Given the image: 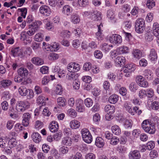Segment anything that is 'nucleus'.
<instances>
[{
    "label": "nucleus",
    "mask_w": 159,
    "mask_h": 159,
    "mask_svg": "<svg viewBox=\"0 0 159 159\" xmlns=\"http://www.w3.org/2000/svg\"><path fill=\"white\" fill-rule=\"evenodd\" d=\"M141 125L142 129L145 132L152 134L155 133L156 130L155 126L149 120H143Z\"/></svg>",
    "instance_id": "obj_1"
},
{
    "label": "nucleus",
    "mask_w": 159,
    "mask_h": 159,
    "mask_svg": "<svg viewBox=\"0 0 159 159\" xmlns=\"http://www.w3.org/2000/svg\"><path fill=\"white\" fill-rule=\"evenodd\" d=\"M30 106V103L28 102L19 101L16 103V109L18 112H23L28 109Z\"/></svg>",
    "instance_id": "obj_2"
},
{
    "label": "nucleus",
    "mask_w": 159,
    "mask_h": 159,
    "mask_svg": "<svg viewBox=\"0 0 159 159\" xmlns=\"http://www.w3.org/2000/svg\"><path fill=\"white\" fill-rule=\"evenodd\" d=\"M145 27L144 20L142 18L138 19L136 21L135 28L136 32L139 34L143 33Z\"/></svg>",
    "instance_id": "obj_3"
},
{
    "label": "nucleus",
    "mask_w": 159,
    "mask_h": 159,
    "mask_svg": "<svg viewBox=\"0 0 159 159\" xmlns=\"http://www.w3.org/2000/svg\"><path fill=\"white\" fill-rule=\"evenodd\" d=\"M81 133L83 140L88 143H91L93 141V137L90 131L86 128H84L81 130Z\"/></svg>",
    "instance_id": "obj_4"
},
{
    "label": "nucleus",
    "mask_w": 159,
    "mask_h": 159,
    "mask_svg": "<svg viewBox=\"0 0 159 159\" xmlns=\"http://www.w3.org/2000/svg\"><path fill=\"white\" fill-rule=\"evenodd\" d=\"M136 68V65L133 63L126 65L122 69L125 74L124 75L126 77H129L132 72H134Z\"/></svg>",
    "instance_id": "obj_5"
},
{
    "label": "nucleus",
    "mask_w": 159,
    "mask_h": 159,
    "mask_svg": "<svg viewBox=\"0 0 159 159\" xmlns=\"http://www.w3.org/2000/svg\"><path fill=\"white\" fill-rule=\"evenodd\" d=\"M67 69L69 72L75 73L79 71L80 67V65L76 62H72L69 63L67 66Z\"/></svg>",
    "instance_id": "obj_6"
},
{
    "label": "nucleus",
    "mask_w": 159,
    "mask_h": 159,
    "mask_svg": "<svg viewBox=\"0 0 159 159\" xmlns=\"http://www.w3.org/2000/svg\"><path fill=\"white\" fill-rule=\"evenodd\" d=\"M109 41L112 43L120 44L122 42L121 36L117 34H113L109 38Z\"/></svg>",
    "instance_id": "obj_7"
},
{
    "label": "nucleus",
    "mask_w": 159,
    "mask_h": 159,
    "mask_svg": "<svg viewBox=\"0 0 159 159\" xmlns=\"http://www.w3.org/2000/svg\"><path fill=\"white\" fill-rule=\"evenodd\" d=\"M136 83L140 87L147 88L148 86V83L141 75H138L136 78Z\"/></svg>",
    "instance_id": "obj_8"
},
{
    "label": "nucleus",
    "mask_w": 159,
    "mask_h": 159,
    "mask_svg": "<svg viewBox=\"0 0 159 159\" xmlns=\"http://www.w3.org/2000/svg\"><path fill=\"white\" fill-rule=\"evenodd\" d=\"M11 53L14 57L18 56L21 58L25 54L23 52V49L18 47L12 48L11 51Z\"/></svg>",
    "instance_id": "obj_9"
},
{
    "label": "nucleus",
    "mask_w": 159,
    "mask_h": 159,
    "mask_svg": "<svg viewBox=\"0 0 159 159\" xmlns=\"http://www.w3.org/2000/svg\"><path fill=\"white\" fill-rule=\"evenodd\" d=\"M89 4L88 0H78L77 1H75L72 3L73 5L77 8H79V7H85L88 5Z\"/></svg>",
    "instance_id": "obj_10"
},
{
    "label": "nucleus",
    "mask_w": 159,
    "mask_h": 159,
    "mask_svg": "<svg viewBox=\"0 0 159 159\" xmlns=\"http://www.w3.org/2000/svg\"><path fill=\"white\" fill-rule=\"evenodd\" d=\"M119 122H123L124 127L126 129H131L133 124L131 120L127 119L123 117L120 118Z\"/></svg>",
    "instance_id": "obj_11"
},
{
    "label": "nucleus",
    "mask_w": 159,
    "mask_h": 159,
    "mask_svg": "<svg viewBox=\"0 0 159 159\" xmlns=\"http://www.w3.org/2000/svg\"><path fill=\"white\" fill-rule=\"evenodd\" d=\"M14 80L15 82L19 83L22 82V84L24 85H26L31 82V80L30 78L25 79L19 75L17 77L15 78Z\"/></svg>",
    "instance_id": "obj_12"
},
{
    "label": "nucleus",
    "mask_w": 159,
    "mask_h": 159,
    "mask_svg": "<svg viewBox=\"0 0 159 159\" xmlns=\"http://www.w3.org/2000/svg\"><path fill=\"white\" fill-rule=\"evenodd\" d=\"M143 75L145 78L148 81L152 80L153 79V72L150 69H145L143 71Z\"/></svg>",
    "instance_id": "obj_13"
},
{
    "label": "nucleus",
    "mask_w": 159,
    "mask_h": 159,
    "mask_svg": "<svg viewBox=\"0 0 159 159\" xmlns=\"http://www.w3.org/2000/svg\"><path fill=\"white\" fill-rule=\"evenodd\" d=\"M123 108L132 115H134V112L133 111L132 106L130 102L128 101L125 102L123 105Z\"/></svg>",
    "instance_id": "obj_14"
},
{
    "label": "nucleus",
    "mask_w": 159,
    "mask_h": 159,
    "mask_svg": "<svg viewBox=\"0 0 159 159\" xmlns=\"http://www.w3.org/2000/svg\"><path fill=\"white\" fill-rule=\"evenodd\" d=\"M39 11L40 13L45 16H48L50 14L51 11L48 7L46 5L41 6Z\"/></svg>",
    "instance_id": "obj_15"
},
{
    "label": "nucleus",
    "mask_w": 159,
    "mask_h": 159,
    "mask_svg": "<svg viewBox=\"0 0 159 159\" xmlns=\"http://www.w3.org/2000/svg\"><path fill=\"white\" fill-rule=\"evenodd\" d=\"M27 32L25 31H23L20 34V39L24 41L26 44L30 43L31 40L30 39V37L27 35Z\"/></svg>",
    "instance_id": "obj_16"
},
{
    "label": "nucleus",
    "mask_w": 159,
    "mask_h": 159,
    "mask_svg": "<svg viewBox=\"0 0 159 159\" xmlns=\"http://www.w3.org/2000/svg\"><path fill=\"white\" fill-rule=\"evenodd\" d=\"M76 110L79 112H83L85 110V107L84 106L83 102L81 100H78L76 104Z\"/></svg>",
    "instance_id": "obj_17"
},
{
    "label": "nucleus",
    "mask_w": 159,
    "mask_h": 159,
    "mask_svg": "<svg viewBox=\"0 0 159 159\" xmlns=\"http://www.w3.org/2000/svg\"><path fill=\"white\" fill-rule=\"evenodd\" d=\"M129 156L130 159H139L141 156L139 151L134 150L130 152Z\"/></svg>",
    "instance_id": "obj_18"
},
{
    "label": "nucleus",
    "mask_w": 159,
    "mask_h": 159,
    "mask_svg": "<svg viewBox=\"0 0 159 159\" xmlns=\"http://www.w3.org/2000/svg\"><path fill=\"white\" fill-rule=\"evenodd\" d=\"M80 126V122L76 119L70 121L69 126L71 129H79Z\"/></svg>",
    "instance_id": "obj_19"
},
{
    "label": "nucleus",
    "mask_w": 159,
    "mask_h": 159,
    "mask_svg": "<svg viewBox=\"0 0 159 159\" xmlns=\"http://www.w3.org/2000/svg\"><path fill=\"white\" fill-rule=\"evenodd\" d=\"M90 17L93 21H100L102 19L101 13L97 11H94L92 12L91 16Z\"/></svg>",
    "instance_id": "obj_20"
},
{
    "label": "nucleus",
    "mask_w": 159,
    "mask_h": 159,
    "mask_svg": "<svg viewBox=\"0 0 159 159\" xmlns=\"http://www.w3.org/2000/svg\"><path fill=\"white\" fill-rule=\"evenodd\" d=\"M132 54L133 58L135 60H139L142 57V52L141 50L137 49H134Z\"/></svg>",
    "instance_id": "obj_21"
},
{
    "label": "nucleus",
    "mask_w": 159,
    "mask_h": 159,
    "mask_svg": "<svg viewBox=\"0 0 159 159\" xmlns=\"http://www.w3.org/2000/svg\"><path fill=\"white\" fill-rule=\"evenodd\" d=\"M49 128L51 132H55L58 129V124L57 121H52L50 123L49 126Z\"/></svg>",
    "instance_id": "obj_22"
},
{
    "label": "nucleus",
    "mask_w": 159,
    "mask_h": 159,
    "mask_svg": "<svg viewBox=\"0 0 159 159\" xmlns=\"http://www.w3.org/2000/svg\"><path fill=\"white\" fill-rule=\"evenodd\" d=\"M152 30L153 34L157 38H159V24L157 22L153 23Z\"/></svg>",
    "instance_id": "obj_23"
},
{
    "label": "nucleus",
    "mask_w": 159,
    "mask_h": 159,
    "mask_svg": "<svg viewBox=\"0 0 159 159\" xmlns=\"http://www.w3.org/2000/svg\"><path fill=\"white\" fill-rule=\"evenodd\" d=\"M125 59L123 56H119L114 60V62L116 66H119L124 64Z\"/></svg>",
    "instance_id": "obj_24"
},
{
    "label": "nucleus",
    "mask_w": 159,
    "mask_h": 159,
    "mask_svg": "<svg viewBox=\"0 0 159 159\" xmlns=\"http://www.w3.org/2000/svg\"><path fill=\"white\" fill-rule=\"evenodd\" d=\"M32 62L36 66H40L44 64V61L42 59L39 57H34L31 59Z\"/></svg>",
    "instance_id": "obj_25"
},
{
    "label": "nucleus",
    "mask_w": 159,
    "mask_h": 159,
    "mask_svg": "<svg viewBox=\"0 0 159 159\" xmlns=\"http://www.w3.org/2000/svg\"><path fill=\"white\" fill-rule=\"evenodd\" d=\"M95 144L98 148H102L105 145V142L102 138L98 137L95 139Z\"/></svg>",
    "instance_id": "obj_26"
},
{
    "label": "nucleus",
    "mask_w": 159,
    "mask_h": 159,
    "mask_svg": "<svg viewBox=\"0 0 159 159\" xmlns=\"http://www.w3.org/2000/svg\"><path fill=\"white\" fill-rule=\"evenodd\" d=\"M18 74L23 77L24 78L28 79L30 78H27V76L28 74V71L25 68H19L18 70Z\"/></svg>",
    "instance_id": "obj_27"
},
{
    "label": "nucleus",
    "mask_w": 159,
    "mask_h": 159,
    "mask_svg": "<svg viewBox=\"0 0 159 159\" xmlns=\"http://www.w3.org/2000/svg\"><path fill=\"white\" fill-rule=\"evenodd\" d=\"M117 51L120 54H126L129 52L130 49L125 46H120L117 48Z\"/></svg>",
    "instance_id": "obj_28"
},
{
    "label": "nucleus",
    "mask_w": 159,
    "mask_h": 159,
    "mask_svg": "<svg viewBox=\"0 0 159 159\" xmlns=\"http://www.w3.org/2000/svg\"><path fill=\"white\" fill-rule=\"evenodd\" d=\"M72 11V8L68 5L64 6L62 9V12L64 15L69 16Z\"/></svg>",
    "instance_id": "obj_29"
},
{
    "label": "nucleus",
    "mask_w": 159,
    "mask_h": 159,
    "mask_svg": "<svg viewBox=\"0 0 159 159\" xmlns=\"http://www.w3.org/2000/svg\"><path fill=\"white\" fill-rule=\"evenodd\" d=\"M70 21L74 24H77L80 21V16L76 13L73 14L70 16Z\"/></svg>",
    "instance_id": "obj_30"
},
{
    "label": "nucleus",
    "mask_w": 159,
    "mask_h": 159,
    "mask_svg": "<svg viewBox=\"0 0 159 159\" xmlns=\"http://www.w3.org/2000/svg\"><path fill=\"white\" fill-rule=\"evenodd\" d=\"M42 22L39 20H35L33 22L28 26L29 28H32L36 30H38L39 26L42 25Z\"/></svg>",
    "instance_id": "obj_31"
},
{
    "label": "nucleus",
    "mask_w": 159,
    "mask_h": 159,
    "mask_svg": "<svg viewBox=\"0 0 159 159\" xmlns=\"http://www.w3.org/2000/svg\"><path fill=\"white\" fill-rule=\"evenodd\" d=\"M31 138L33 141L36 143H39L41 140L40 134L37 132L33 133L32 134Z\"/></svg>",
    "instance_id": "obj_32"
},
{
    "label": "nucleus",
    "mask_w": 159,
    "mask_h": 159,
    "mask_svg": "<svg viewBox=\"0 0 159 159\" xmlns=\"http://www.w3.org/2000/svg\"><path fill=\"white\" fill-rule=\"evenodd\" d=\"M113 47L112 45H108L107 44L104 43L102 44L100 46L101 49L105 52H107Z\"/></svg>",
    "instance_id": "obj_33"
},
{
    "label": "nucleus",
    "mask_w": 159,
    "mask_h": 159,
    "mask_svg": "<svg viewBox=\"0 0 159 159\" xmlns=\"http://www.w3.org/2000/svg\"><path fill=\"white\" fill-rule=\"evenodd\" d=\"M148 57L152 61H156L158 57L154 49H152L151 50Z\"/></svg>",
    "instance_id": "obj_34"
},
{
    "label": "nucleus",
    "mask_w": 159,
    "mask_h": 159,
    "mask_svg": "<svg viewBox=\"0 0 159 159\" xmlns=\"http://www.w3.org/2000/svg\"><path fill=\"white\" fill-rule=\"evenodd\" d=\"M28 91L29 89L23 86L20 87L18 89L19 94L22 96H26L28 94Z\"/></svg>",
    "instance_id": "obj_35"
},
{
    "label": "nucleus",
    "mask_w": 159,
    "mask_h": 159,
    "mask_svg": "<svg viewBox=\"0 0 159 159\" xmlns=\"http://www.w3.org/2000/svg\"><path fill=\"white\" fill-rule=\"evenodd\" d=\"M72 140L69 137H66L64 138L62 140V143L66 146H70L72 144Z\"/></svg>",
    "instance_id": "obj_36"
},
{
    "label": "nucleus",
    "mask_w": 159,
    "mask_h": 159,
    "mask_svg": "<svg viewBox=\"0 0 159 159\" xmlns=\"http://www.w3.org/2000/svg\"><path fill=\"white\" fill-rule=\"evenodd\" d=\"M48 98H45L44 97L40 95L37 98L36 101L37 103L42 105H44L46 104V100H48Z\"/></svg>",
    "instance_id": "obj_37"
},
{
    "label": "nucleus",
    "mask_w": 159,
    "mask_h": 159,
    "mask_svg": "<svg viewBox=\"0 0 159 159\" xmlns=\"http://www.w3.org/2000/svg\"><path fill=\"white\" fill-rule=\"evenodd\" d=\"M57 104L61 107H64L66 105V100L64 97H59L57 99Z\"/></svg>",
    "instance_id": "obj_38"
},
{
    "label": "nucleus",
    "mask_w": 159,
    "mask_h": 159,
    "mask_svg": "<svg viewBox=\"0 0 159 159\" xmlns=\"http://www.w3.org/2000/svg\"><path fill=\"white\" fill-rule=\"evenodd\" d=\"M119 99V96L117 95L114 94L109 97L108 101L111 104H115L117 102Z\"/></svg>",
    "instance_id": "obj_39"
},
{
    "label": "nucleus",
    "mask_w": 159,
    "mask_h": 159,
    "mask_svg": "<svg viewBox=\"0 0 159 159\" xmlns=\"http://www.w3.org/2000/svg\"><path fill=\"white\" fill-rule=\"evenodd\" d=\"M59 57V54L57 53L51 52L48 56V59L50 61H54L58 59Z\"/></svg>",
    "instance_id": "obj_40"
},
{
    "label": "nucleus",
    "mask_w": 159,
    "mask_h": 159,
    "mask_svg": "<svg viewBox=\"0 0 159 159\" xmlns=\"http://www.w3.org/2000/svg\"><path fill=\"white\" fill-rule=\"evenodd\" d=\"M104 110L106 111L108 113L112 114L115 112V107L113 105H107L105 107Z\"/></svg>",
    "instance_id": "obj_41"
},
{
    "label": "nucleus",
    "mask_w": 159,
    "mask_h": 159,
    "mask_svg": "<svg viewBox=\"0 0 159 159\" xmlns=\"http://www.w3.org/2000/svg\"><path fill=\"white\" fill-rule=\"evenodd\" d=\"M111 130L113 133L116 135H119L121 133V131L120 128L116 125H115L112 126Z\"/></svg>",
    "instance_id": "obj_42"
},
{
    "label": "nucleus",
    "mask_w": 159,
    "mask_h": 159,
    "mask_svg": "<svg viewBox=\"0 0 159 159\" xmlns=\"http://www.w3.org/2000/svg\"><path fill=\"white\" fill-rule=\"evenodd\" d=\"M0 83L3 88H6L11 85L12 81L10 80L6 79L2 80Z\"/></svg>",
    "instance_id": "obj_43"
},
{
    "label": "nucleus",
    "mask_w": 159,
    "mask_h": 159,
    "mask_svg": "<svg viewBox=\"0 0 159 159\" xmlns=\"http://www.w3.org/2000/svg\"><path fill=\"white\" fill-rule=\"evenodd\" d=\"M67 114L69 116L73 118L76 117L77 115V113L75 110L72 108L68 109Z\"/></svg>",
    "instance_id": "obj_44"
},
{
    "label": "nucleus",
    "mask_w": 159,
    "mask_h": 159,
    "mask_svg": "<svg viewBox=\"0 0 159 159\" xmlns=\"http://www.w3.org/2000/svg\"><path fill=\"white\" fill-rule=\"evenodd\" d=\"M69 150L68 147L66 146H62L59 149V153L61 155H64L68 153Z\"/></svg>",
    "instance_id": "obj_45"
},
{
    "label": "nucleus",
    "mask_w": 159,
    "mask_h": 159,
    "mask_svg": "<svg viewBox=\"0 0 159 159\" xmlns=\"http://www.w3.org/2000/svg\"><path fill=\"white\" fill-rule=\"evenodd\" d=\"M76 74L72 72H69L66 75L67 79L71 81L76 80Z\"/></svg>",
    "instance_id": "obj_46"
},
{
    "label": "nucleus",
    "mask_w": 159,
    "mask_h": 159,
    "mask_svg": "<svg viewBox=\"0 0 159 159\" xmlns=\"http://www.w3.org/2000/svg\"><path fill=\"white\" fill-rule=\"evenodd\" d=\"M43 37V35L42 33H38L34 35V39L35 41L40 42L42 41Z\"/></svg>",
    "instance_id": "obj_47"
},
{
    "label": "nucleus",
    "mask_w": 159,
    "mask_h": 159,
    "mask_svg": "<svg viewBox=\"0 0 159 159\" xmlns=\"http://www.w3.org/2000/svg\"><path fill=\"white\" fill-rule=\"evenodd\" d=\"M51 45V52H57L60 48L59 44L55 42L52 43Z\"/></svg>",
    "instance_id": "obj_48"
},
{
    "label": "nucleus",
    "mask_w": 159,
    "mask_h": 159,
    "mask_svg": "<svg viewBox=\"0 0 159 159\" xmlns=\"http://www.w3.org/2000/svg\"><path fill=\"white\" fill-rule=\"evenodd\" d=\"M43 22L45 23V28L48 30H51L53 29L54 28L52 23L47 19H44Z\"/></svg>",
    "instance_id": "obj_49"
},
{
    "label": "nucleus",
    "mask_w": 159,
    "mask_h": 159,
    "mask_svg": "<svg viewBox=\"0 0 159 159\" xmlns=\"http://www.w3.org/2000/svg\"><path fill=\"white\" fill-rule=\"evenodd\" d=\"M7 142V139L6 137L0 138V147L3 148L5 147Z\"/></svg>",
    "instance_id": "obj_50"
},
{
    "label": "nucleus",
    "mask_w": 159,
    "mask_h": 159,
    "mask_svg": "<svg viewBox=\"0 0 159 159\" xmlns=\"http://www.w3.org/2000/svg\"><path fill=\"white\" fill-rule=\"evenodd\" d=\"M146 96L149 98H152L154 95V91L152 88L147 89L146 90Z\"/></svg>",
    "instance_id": "obj_51"
},
{
    "label": "nucleus",
    "mask_w": 159,
    "mask_h": 159,
    "mask_svg": "<svg viewBox=\"0 0 159 159\" xmlns=\"http://www.w3.org/2000/svg\"><path fill=\"white\" fill-rule=\"evenodd\" d=\"M119 138L116 136H113L110 139V143L111 144L113 145H117L119 142Z\"/></svg>",
    "instance_id": "obj_52"
},
{
    "label": "nucleus",
    "mask_w": 159,
    "mask_h": 159,
    "mask_svg": "<svg viewBox=\"0 0 159 159\" xmlns=\"http://www.w3.org/2000/svg\"><path fill=\"white\" fill-rule=\"evenodd\" d=\"M147 7L151 9L155 6V2L153 0H148L146 3Z\"/></svg>",
    "instance_id": "obj_53"
},
{
    "label": "nucleus",
    "mask_w": 159,
    "mask_h": 159,
    "mask_svg": "<svg viewBox=\"0 0 159 159\" xmlns=\"http://www.w3.org/2000/svg\"><path fill=\"white\" fill-rule=\"evenodd\" d=\"M62 87L60 84H58L56 86L55 93L57 94L61 95L62 93Z\"/></svg>",
    "instance_id": "obj_54"
},
{
    "label": "nucleus",
    "mask_w": 159,
    "mask_h": 159,
    "mask_svg": "<svg viewBox=\"0 0 159 159\" xmlns=\"http://www.w3.org/2000/svg\"><path fill=\"white\" fill-rule=\"evenodd\" d=\"M100 119L101 116L98 113H96L93 116V122L95 124H98V122L100 121Z\"/></svg>",
    "instance_id": "obj_55"
},
{
    "label": "nucleus",
    "mask_w": 159,
    "mask_h": 159,
    "mask_svg": "<svg viewBox=\"0 0 159 159\" xmlns=\"http://www.w3.org/2000/svg\"><path fill=\"white\" fill-rule=\"evenodd\" d=\"M155 146V142L153 141H150L146 144V149L151 150L153 149Z\"/></svg>",
    "instance_id": "obj_56"
},
{
    "label": "nucleus",
    "mask_w": 159,
    "mask_h": 159,
    "mask_svg": "<svg viewBox=\"0 0 159 159\" xmlns=\"http://www.w3.org/2000/svg\"><path fill=\"white\" fill-rule=\"evenodd\" d=\"M84 103L86 107H90L93 104V101L91 98H87L84 100Z\"/></svg>",
    "instance_id": "obj_57"
},
{
    "label": "nucleus",
    "mask_w": 159,
    "mask_h": 159,
    "mask_svg": "<svg viewBox=\"0 0 159 159\" xmlns=\"http://www.w3.org/2000/svg\"><path fill=\"white\" fill-rule=\"evenodd\" d=\"M100 71V68L98 66H93L91 68V71L93 74H97Z\"/></svg>",
    "instance_id": "obj_58"
},
{
    "label": "nucleus",
    "mask_w": 159,
    "mask_h": 159,
    "mask_svg": "<svg viewBox=\"0 0 159 159\" xmlns=\"http://www.w3.org/2000/svg\"><path fill=\"white\" fill-rule=\"evenodd\" d=\"M107 17L110 20H113L115 16L114 11L112 10H108L107 12Z\"/></svg>",
    "instance_id": "obj_59"
},
{
    "label": "nucleus",
    "mask_w": 159,
    "mask_h": 159,
    "mask_svg": "<svg viewBox=\"0 0 159 159\" xmlns=\"http://www.w3.org/2000/svg\"><path fill=\"white\" fill-rule=\"evenodd\" d=\"M94 55L96 58L98 59H101L103 56L102 52L101 51L98 50L94 51Z\"/></svg>",
    "instance_id": "obj_60"
},
{
    "label": "nucleus",
    "mask_w": 159,
    "mask_h": 159,
    "mask_svg": "<svg viewBox=\"0 0 159 159\" xmlns=\"http://www.w3.org/2000/svg\"><path fill=\"white\" fill-rule=\"evenodd\" d=\"M129 88L131 91L134 92L137 89L138 86L135 83H132L130 84Z\"/></svg>",
    "instance_id": "obj_61"
},
{
    "label": "nucleus",
    "mask_w": 159,
    "mask_h": 159,
    "mask_svg": "<svg viewBox=\"0 0 159 159\" xmlns=\"http://www.w3.org/2000/svg\"><path fill=\"white\" fill-rule=\"evenodd\" d=\"M67 103L68 106L70 107H73L75 103L74 98H69L67 100Z\"/></svg>",
    "instance_id": "obj_62"
},
{
    "label": "nucleus",
    "mask_w": 159,
    "mask_h": 159,
    "mask_svg": "<svg viewBox=\"0 0 159 159\" xmlns=\"http://www.w3.org/2000/svg\"><path fill=\"white\" fill-rule=\"evenodd\" d=\"M154 14L153 13L150 12L146 16V20L148 22H151L153 18Z\"/></svg>",
    "instance_id": "obj_63"
},
{
    "label": "nucleus",
    "mask_w": 159,
    "mask_h": 159,
    "mask_svg": "<svg viewBox=\"0 0 159 159\" xmlns=\"http://www.w3.org/2000/svg\"><path fill=\"white\" fill-rule=\"evenodd\" d=\"M81 80L83 81L86 83H90L92 81L91 77L88 75L83 76L81 78Z\"/></svg>",
    "instance_id": "obj_64"
}]
</instances>
